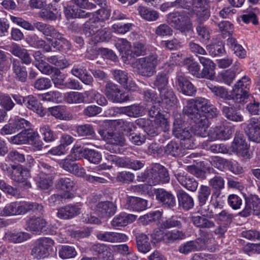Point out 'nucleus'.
I'll use <instances>...</instances> for the list:
<instances>
[{
	"label": "nucleus",
	"mask_w": 260,
	"mask_h": 260,
	"mask_svg": "<svg viewBox=\"0 0 260 260\" xmlns=\"http://www.w3.org/2000/svg\"><path fill=\"white\" fill-rule=\"evenodd\" d=\"M30 39L33 42L32 45L34 47L43 49V50L46 52L52 51L51 46L49 44H47L44 40L41 39H39L37 36L34 35L31 36Z\"/></svg>",
	"instance_id": "62"
},
{
	"label": "nucleus",
	"mask_w": 260,
	"mask_h": 260,
	"mask_svg": "<svg viewBox=\"0 0 260 260\" xmlns=\"http://www.w3.org/2000/svg\"><path fill=\"white\" fill-rule=\"evenodd\" d=\"M99 27H101L100 24L94 21L93 19H92L89 24H85L83 31L86 37H91L92 38L95 35Z\"/></svg>",
	"instance_id": "60"
},
{
	"label": "nucleus",
	"mask_w": 260,
	"mask_h": 260,
	"mask_svg": "<svg viewBox=\"0 0 260 260\" xmlns=\"http://www.w3.org/2000/svg\"><path fill=\"white\" fill-rule=\"evenodd\" d=\"M146 47L142 43L137 42L131 47L130 57L139 56L146 53Z\"/></svg>",
	"instance_id": "59"
},
{
	"label": "nucleus",
	"mask_w": 260,
	"mask_h": 260,
	"mask_svg": "<svg viewBox=\"0 0 260 260\" xmlns=\"http://www.w3.org/2000/svg\"><path fill=\"white\" fill-rule=\"evenodd\" d=\"M190 9L196 15L197 20L199 23H202L210 16L207 0H192Z\"/></svg>",
	"instance_id": "9"
},
{
	"label": "nucleus",
	"mask_w": 260,
	"mask_h": 260,
	"mask_svg": "<svg viewBox=\"0 0 260 260\" xmlns=\"http://www.w3.org/2000/svg\"><path fill=\"white\" fill-rule=\"evenodd\" d=\"M56 187L64 190L63 193V198L66 199H71L74 197L72 191L75 190L77 188L76 183L71 178L63 177L59 178L57 182Z\"/></svg>",
	"instance_id": "15"
},
{
	"label": "nucleus",
	"mask_w": 260,
	"mask_h": 260,
	"mask_svg": "<svg viewBox=\"0 0 260 260\" xmlns=\"http://www.w3.org/2000/svg\"><path fill=\"white\" fill-rule=\"evenodd\" d=\"M184 63L192 75L198 78H202L200 66L197 62L190 58H187L184 59Z\"/></svg>",
	"instance_id": "44"
},
{
	"label": "nucleus",
	"mask_w": 260,
	"mask_h": 260,
	"mask_svg": "<svg viewBox=\"0 0 260 260\" xmlns=\"http://www.w3.org/2000/svg\"><path fill=\"white\" fill-rule=\"evenodd\" d=\"M136 238L137 248L139 252L146 253L150 250L151 246L147 235L139 234L136 236Z\"/></svg>",
	"instance_id": "36"
},
{
	"label": "nucleus",
	"mask_w": 260,
	"mask_h": 260,
	"mask_svg": "<svg viewBox=\"0 0 260 260\" xmlns=\"http://www.w3.org/2000/svg\"><path fill=\"white\" fill-rule=\"evenodd\" d=\"M105 94L113 102L122 103L128 100V95L123 92L119 86L112 82H107L105 85Z\"/></svg>",
	"instance_id": "7"
},
{
	"label": "nucleus",
	"mask_w": 260,
	"mask_h": 260,
	"mask_svg": "<svg viewBox=\"0 0 260 260\" xmlns=\"http://www.w3.org/2000/svg\"><path fill=\"white\" fill-rule=\"evenodd\" d=\"M162 103L167 109L175 107L177 104V99L171 89H167L159 92Z\"/></svg>",
	"instance_id": "30"
},
{
	"label": "nucleus",
	"mask_w": 260,
	"mask_h": 260,
	"mask_svg": "<svg viewBox=\"0 0 260 260\" xmlns=\"http://www.w3.org/2000/svg\"><path fill=\"white\" fill-rule=\"evenodd\" d=\"M12 61V69L16 78L21 82H25L27 77L25 67L17 59L13 58Z\"/></svg>",
	"instance_id": "35"
},
{
	"label": "nucleus",
	"mask_w": 260,
	"mask_h": 260,
	"mask_svg": "<svg viewBox=\"0 0 260 260\" xmlns=\"http://www.w3.org/2000/svg\"><path fill=\"white\" fill-rule=\"evenodd\" d=\"M5 238L14 243H19L30 239V235L26 232H9L6 234Z\"/></svg>",
	"instance_id": "41"
},
{
	"label": "nucleus",
	"mask_w": 260,
	"mask_h": 260,
	"mask_svg": "<svg viewBox=\"0 0 260 260\" xmlns=\"http://www.w3.org/2000/svg\"><path fill=\"white\" fill-rule=\"evenodd\" d=\"M155 196L156 199L166 207L172 208L176 205L175 197L170 191L158 189L155 191Z\"/></svg>",
	"instance_id": "26"
},
{
	"label": "nucleus",
	"mask_w": 260,
	"mask_h": 260,
	"mask_svg": "<svg viewBox=\"0 0 260 260\" xmlns=\"http://www.w3.org/2000/svg\"><path fill=\"white\" fill-rule=\"evenodd\" d=\"M180 144L174 141H171L165 148V152L174 156L183 155L184 152Z\"/></svg>",
	"instance_id": "50"
},
{
	"label": "nucleus",
	"mask_w": 260,
	"mask_h": 260,
	"mask_svg": "<svg viewBox=\"0 0 260 260\" xmlns=\"http://www.w3.org/2000/svg\"><path fill=\"white\" fill-rule=\"evenodd\" d=\"M140 181H146L150 185L168 183L170 177L167 169L159 164L153 165L150 169L145 172Z\"/></svg>",
	"instance_id": "4"
},
{
	"label": "nucleus",
	"mask_w": 260,
	"mask_h": 260,
	"mask_svg": "<svg viewBox=\"0 0 260 260\" xmlns=\"http://www.w3.org/2000/svg\"><path fill=\"white\" fill-rule=\"evenodd\" d=\"M246 206L240 213L243 216H249L251 212L253 214H260V199L256 195H250L246 199Z\"/></svg>",
	"instance_id": "14"
},
{
	"label": "nucleus",
	"mask_w": 260,
	"mask_h": 260,
	"mask_svg": "<svg viewBox=\"0 0 260 260\" xmlns=\"http://www.w3.org/2000/svg\"><path fill=\"white\" fill-rule=\"evenodd\" d=\"M88 91L84 92L70 91L64 94V101L70 104H78L88 103Z\"/></svg>",
	"instance_id": "20"
},
{
	"label": "nucleus",
	"mask_w": 260,
	"mask_h": 260,
	"mask_svg": "<svg viewBox=\"0 0 260 260\" xmlns=\"http://www.w3.org/2000/svg\"><path fill=\"white\" fill-rule=\"evenodd\" d=\"M234 132V128L228 123L223 124L216 127L213 131H211L210 135L213 140H227L229 139Z\"/></svg>",
	"instance_id": "21"
},
{
	"label": "nucleus",
	"mask_w": 260,
	"mask_h": 260,
	"mask_svg": "<svg viewBox=\"0 0 260 260\" xmlns=\"http://www.w3.org/2000/svg\"><path fill=\"white\" fill-rule=\"evenodd\" d=\"M49 113L56 119L60 120H69L70 115L68 113L65 106L58 105L50 107L48 109Z\"/></svg>",
	"instance_id": "38"
},
{
	"label": "nucleus",
	"mask_w": 260,
	"mask_h": 260,
	"mask_svg": "<svg viewBox=\"0 0 260 260\" xmlns=\"http://www.w3.org/2000/svg\"><path fill=\"white\" fill-rule=\"evenodd\" d=\"M34 25L39 31L46 36H49L55 39L57 38H60V34L52 25L41 22H37Z\"/></svg>",
	"instance_id": "34"
},
{
	"label": "nucleus",
	"mask_w": 260,
	"mask_h": 260,
	"mask_svg": "<svg viewBox=\"0 0 260 260\" xmlns=\"http://www.w3.org/2000/svg\"><path fill=\"white\" fill-rule=\"evenodd\" d=\"M43 101L49 102H58L61 98V93L58 91H50L39 95Z\"/></svg>",
	"instance_id": "63"
},
{
	"label": "nucleus",
	"mask_w": 260,
	"mask_h": 260,
	"mask_svg": "<svg viewBox=\"0 0 260 260\" xmlns=\"http://www.w3.org/2000/svg\"><path fill=\"white\" fill-rule=\"evenodd\" d=\"M169 77L165 72H160L155 76L153 81V85L156 87L159 92L168 88Z\"/></svg>",
	"instance_id": "43"
},
{
	"label": "nucleus",
	"mask_w": 260,
	"mask_h": 260,
	"mask_svg": "<svg viewBox=\"0 0 260 260\" xmlns=\"http://www.w3.org/2000/svg\"><path fill=\"white\" fill-rule=\"evenodd\" d=\"M230 96L231 100H233L235 103H244L247 102L249 94L248 92L234 86Z\"/></svg>",
	"instance_id": "42"
},
{
	"label": "nucleus",
	"mask_w": 260,
	"mask_h": 260,
	"mask_svg": "<svg viewBox=\"0 0 260 260\" xmlns=\"http://www.w3.org/2000/svg\"><path fill=\"white\" fill-rule=\"evenodd\" d=\"M139 14L141 17L147 21H155L159 17L158 13L154 10H151L143 6L138 8Z\"/></svg>",
	"instance_id": "46"
},
{
	"label": "nucleus",
	"mask_w": 260,
	"mask_h": 260,
	"mask_svg": "<svg viewBox=\"0 0 260 260\" xmlns=\"http://www.w3.org/2000/svg\"><path fill=\"white\" fill-rule=\"evenodd\" d=\"M199 60L203 66L201 71L202 78L213 79L215 75V64L209 58L203 56L199 57Z\"/></svg>",
	"instance_id": "24"
},
{
	"label": "nucleus",
	"mask_w": 260,
	"mask_h": 260,
	"mask_svg": "<svg viewBox=\"0 0 260 260\" xmlns=\"http://www.w3.org/2000/svg\"><path fill=\"white\" fill-rule=\"evenodd\" d=\"M232 150L234 152L245 158H250L251 153L249 151L247 145L243 134H236L232 144Z\"/></svg>",
	"instance_id": "10"
},
{
	"label": "nucleus",
	"mask_w": 260,
	"mask_h": 260,
	"mask_svg": "<svg viewBox=\"0 0 260 260\" xmlns=\"http://www.w3.org/2000/svg\"><path fill=\"white\" fill-rule=\"evenodd\" d=\"M43 206L37 203L15 201L7 204L2 209V216L24 215L30 211L41 212Z\"/></svg>",
	"instance_id": "3"
},
{
	"label": "nucleus",
	"mask_w": 260,
	"mask_h": 260,
	"mask_svg": "<svg viewBox=\"0 0 260 260\" xmlns=\"http://www.w3.org/2000/svg\"><path fill=\"white\" fill-rule=\"evenodd\" d=\"M115 46L119 52L122 54L127 55V58L128 56H130L132 46L130 43L126 39H120L118 40Z\"/></svg>",
	"instance_id": "56"
},
{
	"label": "nucleus",
	"mask_w": 260,
	"mask_h": 260,
	"mask_svg": "<svg viewBox=\"0 0 260 260\" xmlns=\"http://www.w3.org/2000/svg\"><path fill=\"white\" fill-rule=\"evenodd\" d=\"M97 238L101 241L110 243L125 242L127 237L124 234L112 232H104L97 235Z\"/></svg>",
	"instance_id": "25"
},
{
	"label": "nucleus",
	"mask_w": 260,
	"mask_h": 260,
	"mask_svg": "<svg viewBox=\"0 0 260 260\" xmlns=\"http://www.w3.org/2000/svg\"><path fill=\"white\" fill-rule=\"evenodd\" d=\"M114 79L119 84L125 86L127 83L128 78L127 73L124 71L120 70H115L112 71Z\"/></svg>",
	"instance_id": "64"
},
{
	"label": "nucleus",
	"mask_w": 260,
	"mask_h": 260,
	"mask_svg": "<svg viewBox=\"0 0 260 260\" xmlns=\"http://www.w3.org/2000/svg\"><path fill=\"white\" fill-rule=\"evenodd\" d=\"M25 104L28 109L36 112L40 116H43L44 115L45 112L42 105L33 95H29L26 97Z\"/></svg>",
	"instance_id": "40"
},
{
	"label": "nucleus",
	"mask_w": 260,
	"mask_h": 260,
	"mask_svg": "<svg viewBox=\"0 0 260 260\" xmlns=\"http://www.w3.org/2000/svg\"><path fill=\"white\" fill-rule=\"evenodd\" d=\"M222 111L225 117L230 120L235 122H241L243 120V116L232 108L224 106Z\"/></svg>",
	"instance_id": "48"
},
{
	"label": "nucleus",
	"mask_w": 260,
	"mask_h": 260,
	"mask_svg": "<svg viewBox=\"0 0 260 260\" xmlns=\"http://www.w3.org/2000/svg\"><path fill=\"white\" fill-rule=\"evenodd\" d=\"M207 86L215 95L225 100H231L228 90L223 86H216L211 83H207Z\"/></svg>",
	"instance_id": "49"
},
{
	"label": "nucleus",
	"mask_w": 260,
	"mask_h": 260,
	"mask_svg": "<svg viewBox=\"0 0 260 260\" xmlns=\"http://www.w3.org/2000/svg\"><path fill=\"white\" fill-rule=\"evenodd\" d=\"M160 62V60L158 55L156 53H150L137 59L133 63L132 67L139 75L150 77L156 73V67Z\"/></svg>",
	"instance_id": "2"
},
{
	"label": "nucleus",
	"mask_w": 260,
	"mask_h": 260,
	"mask_svg": "<svg viewBox=\"0 0 260 260\" xmlns=\"http://www.w3.org/2000/svg\"><path fill=\"white\" fill-rule=\"evenodd\" d=\"M84 151L85 157L90 162L93 164L99 163L102 159V155L100 153L93 149H84L81 146H74L71 150L74 156L77 157V155Z\"/></svg>",
	"instance_id": "18"
},
{
	"label": "nucleus",
	"mask_w": 260,
	"mask_h": 260,
	"mask_svg": "<svg viewBox=\"0 0 260 260\" xmlns=\"http://www.w3.org/2000/svg\"><path fill=\"white\" fill-rule=\"evenodd\" d=\"M185 237V233L183 231L179 230L168 231L165 233V242L171 243L176 240L184 239Z\"/></svg>",
	"instance_id": "47"
},
{
	"label": "nucleus",
	"mask_w": 260,
	"mask_h": 260,
	"mask_svg": "<svg viewBox=\"0 0 260 260\" xmlns=\"http://www.w3.org/2000/svg\"><path fill=\"white\" fill-rule=\"evenodd\" d=\"M176 85L184 95L192 96L196 92V89L193 85L182 75L177 76Z\"/></svg>",
	"instance_id": "19"
},
{
	"label": "nucleus",
	"mask_w": 260,
	"mask_h": 260,
	"mask_svg": "<svg viewBox=\"0 0 260 260\" xmlns=\"http://www.w3.org/2000/svg\"><path fill=\"white\" fill-rule=\"evenodd\" d=\"M235 73L231 70L221 72L218 75L219 80L225 84L230 85L236 77Z\"/></svg>",
	"instance_id": "54"
},
{
	"label": "nucleus",
	"mask_w": 260,
	"mask_h": 260,
	"mask_svg": "<svg viewBox=\"0 0 260 260\" xmlns=\"http://www.w3.org/2000/svg\"><path fill=\"white\" fill-rule=\"evenodd\" d=\"M205 247V241L200 238L182 244L179 247L178 251L181 253L187 254L191 252L201 250Z\"/></svg>",
	"instance_id": "17"
},
{
	"label": "nucleus",
	"mask_w": 260,
	"mask_h": 260,
	"mask_svg": "<svg viewBox=\"0 0 260 260\" xmlns=\"http://www.w3.org/2000/svg\"><path fill=\"white\" fill-rule=\"evenodd\" d=\"M88 92L90 93L89 95L88 96V103L92 102L95 100L97 104L100 106H105L107 104V101L106 98L97 91L91 89L88 90Z\"/></svg>",
	"instance_id": "57"
},
{
	"label": "nucleus",
	"mask_w": 260,
	"mask_h": 260,
	"mask_svg": "<svg viewBox=\"0 0 260 260\" xmlns=\"http://www.w3.org/2000/svg\"><path fill=\"white\" fill-rule=\"evenodd\" d=\"M30 177L29 172L21 166L12 167L11 178L12 180L19 183L21 187L28 189L31 187L30 182L28 180Z\"/></svg>",
	"instance_id": "8"
},
{
	"label": "nucleus",
	"mask_w": 260,
	"mask_h": 260,
	"mask_svg": "<svg viewBox=\"0 0 260 260\" xmlns=\"http://www.w3.org/2000/svg\"><path fill=\"white\" fill-rule=\"evenodd\" d=\"M183 113L191 120L193 124L190 132V128H186L181 119L175 118L173 133L175 137L180 140L190 138L193 135L201 137L207 136L209 126L207 117L213 118L216 116L218 111L209 100L197 97L187 101L186 105L183 109Z\"/></svg>",
	"instance_id": "1"
},
{
	"label": "nucleus",
	"mask_w": 260,
	"mask_h": 260,
	"mask_svg": "<svg viewBox=\"0 0 260 260\" xmlns=\"http://www.w3.org/2000/svg\"><path fill=\"white\" fill-rule=\"evenodd\" d=\"M82 204L78 203L75 204H70L58 209L57 216L62 219L72 218L80 213Z\"/></svg>",
	"instance_id": "12"
},
{
	"label": "nucleus",
	"mask_w": 260,
	"mask_h": 260,
	"mask_svg": "<svg viewBox=\"0 0 260 260\" xmlns=\"http://www.w3.org/2000/svg\"><path fill=\"white\" fill-rule=\"evenodd\" d=\"M30 126V123L23 118H16L9 121L1 129L2 135H11L22 128Z\"/></svg>",
	"instance_id": "11"
},
{
	"label": "nucleus",
	"mask_w": 260,
	"mask_h": 260,
	"mask_svg": "<svg viewBox=\"0 0 260 260\" xmlns=\"http://www.w3.org/2000/svg\"><path fill=\"white\" fill-rule=\"evenodd\" d=\"M111 39L110 32L107 28L101 29L99 27L95 35L92 38V41L96 43L98 42L108 41Z\"/></svg>",
	"instance_id": "52"
},
{
	"label": "nucleus",
	"mask_w": 260,
	"mask_h": 260,
	"mask_svg": "<svg viewBox=\"0 0 260 260\" xmlns=\"http://www.w3.org/2000/svg\"><path fill=\"white\" fill-rule=\"evenodd\" d=\"M54 241L50 238L43 237L38 239L31 250V255L38 259L47 257L52 251Z\"/></svg>",
	"instance_id": "5"
},
{
	"label": "nucleus",
	"mask_w": 260,
	"mask_h": 260,
	"mask_svg": "<svg viewBox=\"0 0 260 260\" xmlns=\"http://www.w3.org/2000/svg\"><path fill=\"white\" fill-rule=\"evenodd\" d=\"M190 220L193 224L197 228L200 229H212L215 226L213 221L209 220L203 216H192Z\"/></svg>",
	"instance_id": "37"
},
{
	"label": "nucleus",
	"mask_w": 260,
	"mask_h": 260,
	"mask_svg": "<svg viewBox=\"0 0 260 260\" xmlns=\"http://www.w3.org/2000/svg\"><path fill=\"white\" fill-rule=\"evenodd\" d=\"M211 194V189L209 186L202 185L198 191V199L200 206L205 205Z\"/></svg>",
	"instance_id": "53"
},
{
	"label": "nucleus",
	"mask_w": 260,
	"mask_h": 260,
	"mask_svg": "<svg viewBox=\"0 0 260 260\" xmlns=\"http://www.w3.org/2000/svg\"><path fill=\"white\" fill-rule=\"evenodd\" d=\"M146 200L138 198L131 197L127 198L125 208L134 211H141L144 210L147 207Z\"/></svg>",
	"instance_id": "31"
},
{
	"label": "nucleus",
	"mask_w": 260,
	"mask_h": 260,
	"mask_svg": "<svg viewBox=\"0 0 260 260\" xmlns=\"http://www.w3.org/2000/svg\"><path fill=\"white\" fill-rule=\"evenodd\" d=\"M58 254L60 258L67 259L74 257L77 255V251L74 247L69 245H62L59 249Z\"/></svg>",
	"instance_id": "55"
},
{
	"label": "nucleus",
	"mask_w": 260,
	"mask_h": 260,
	"mask_svg": "<svg viewBox=\"0 0 260 260\" xmlns=\"http://www.w3.org/2000/svg\"><path fill=\"white\" fill-rule=\"evenodd\" d=\"M33 86L38 90H43L50 88L52 86V83L51 80L49 78L41 77L35 81Z\"/></svg>",
	"instance_id": "61"
},
{
	"label": "nucleus",
	"mask_w": 260,
	"mask_h": 260,
	"mask_svg": "<svg viewBox=\"0 0 260 260\" xmlns=\"http://www.w3.org/2000/svg\"><path fill=\"white\" fill-rule=\"evenodd\" d=\"M167 21L172 26L181 31L188 30L191 25L188 15L185 12H176L169 14Z\"/></svg>",
	"instance_id": "6"
},
{
	"label": "nucleus",
	"mask_w": 260,
	"mask_h": 260,
	"mask_svg": "<svg viewBox=\"0 0 260 260\" xmlns=\"http://www.w3.org/2000/svg\"><path fill=\"white\" fill-rule=\"evenodd\" d=\"M116 206L112 202H100L96 205L95 212L99 217L106 218L113 216L116 213Z\"/></svg>",
	"instance_id": "16"
},
{
	"label": "nucleus",
	"mask_w": 260,
	"mask_h": 260,
	"mask_svg": "<svg viewBox=\"0 0 260 260\" xmlns=\"http://www.w3.org/2000/svg\"><path fill=\"white\" fill-rule=\"evenodd\" d=\"M244 131L250 140L260 142V120L255 118H251L244 128Z\"/></svg>",
	"instance_id": "13"
},
{
	"label": "nucleus",
	"mask_w": 260,
	"mask_h": 260,
	"mask_svg": "<svg viewBox=\"0 0 260 260\" xmlns=\"http://www.w3.org/2000/svg\"><path fill=\"white\" fill-rule=\"evenodd\" d=\"M136 218L135 215L122 212L113 218L111 225L114 228L124 226L134 222Z\"/></svg>",
	"instance_id": "27"
},
{
	"label": "nucleus",
	"mask_w": 260,
	"mask_h": 260,
	"mask_svg": "<svg viewBox=\"0 0 260 260\" xmlns=\"http://www.w3.org/2000/svg\"><path fill=\"white\" fill-rule=\"evenodd\" d=\"M177 197L179 206L185 210H189L193 207L194 203L192 198L185 191L183 190L178 191Z\"/></svg>",
	"instance_id": "39"
},
{
	"label": "nucleus",
	"mask_w": 260,
	"mask_h": 260,
	"mask_svg": "<svg viewBox=\"0 0 260 260\" xmlns=\"http://www.w3.org/2000/svg\"><path fill=\"white\" fill-rule=\"evenodd\" d=\"M36 68L43 74L50 75L54 74L56 75H60V71L56 68L53 67L48 63L44 61L37 65Z\"/></svg>",
	"instance_id": "51"
},
{
	"label": "nucleus",
	"mask_w": 260,
	"mask_h": 260,
	"mask_svg": "<svg viewBox=\"0 0 260 260\" xmlns=\"http://www.w3.org/2000/svg\"><path fill=\"white\" fill-rule=\"evenodd\" d=\"M28 127L24 128L17 135L14 136L10 138V142L13 144L22 145L28 143L30 142V138H32L35 135V132L29 129Z\"/></svg>",
	"instance_id": "29"
},
{
	"label": "nucleus",
	"mask_w": 260,
	"mask_h": 260,
	"mask_svg": "<svg viewBox=\"0 0 260 260\" xmlns=\"http://www.w3.org/2000/svg\"><path fill=\"white\" fill-rule=\"evenodd\" d=\"M71 73L85 84L90 85L93 82V78L88 73L84 63L75 65L71 70Z\"/></svg>",
	"instance_id": "23"
},
{
	"label": "nucleus",
	"mask_w": 260,
	"mask_h": 260,
	"mask_svg": "<svg viewBox=\"0 0 260 260\" xmlns=\"http://www.w3.org/2000/svg\"><path fill=\"white\" fill-rule=\"evenodd\" d=\"M99 133L103 137L104 139L108 143L120 146L124 145L125 139L123 136L119 133L105 131H100Z\"/></svg>",
	"instance_id": "32"
},
{
	"label": "nucleus",
	"mask_w": 260,
	"mask_h": 260,
	"mask_svg": "<svg viewBox=\"0 0 260 260\" xmlns=\"http://www.w3.org/2000/svg\"><path fill=\"white\" fill-rule=\"evenodd\" d=\"M10 51L14 55L21 59L22 64H29L31 63L32 59L26 49L14 44L12 45Z\"/></svg>",
	"instance_id": "33"
},
{
	"label": "nucleus",
	"mask_w": 260,
	"mask_h": 260,
	"mask_svg": "<svg viewBox=\"0 0 260 260\" xmlns=\"http://www.w3.org/2000/svg\"><path fill=\"white\" fill-rule=\"evenodd\" d=\"M179 183L188 190L195 191L198 186V183L192 177L187 176L185 172H179L175 175Z\"/></svg>",
	"instance_id": "28"
},
{
	"label": "nucleus",
	"mask_w": 260,
	"mask_h": 260,
	"mask_svg": "<svg viewBox=\"0 0 260 260\" xmlns=\"http://www.w3.org/2000/svg\"><path fill=\"white\" fill-rule=\"evenodd\" d=\"M49 225L46 220L41 217H32L27 221V229L29 231L37 233H47Z\"/></svg>",
	"instance_id": "22"
},
{
	"label": "nucleus",
	"mask_w": 260,
	"mask_h": 260,
	"mask_svg": "<svg viewBox=\"0 0 260 260\" xmlns=\"http://www.w3.org/2000/svg\"><path fill=\"white\" fill-rule=\"evenodd\" d=\"M94 18V21L100 24V27H103L104 25V21L109 19L110 16V10L104 7L98 10L92 14Z\"/></svg>",
	"instance_id": "45"
},
{
	"label": "nucleus",
	"mask_w": 260,
	"mask_h": 260,
	"mask_svg": "<svg viewBox=\"0 0 260 260\" xmlns=\"http://www.w3.org/2000/svg\"><path fill=\"white\" fill-rule=\"evenodd\" d=\"M176 216H172L168 219L162 221L160 225V229L166 230L172 228H180L181 226V221Z\"/></svg>",
	"instance_id": "58"
}]
</instances>
